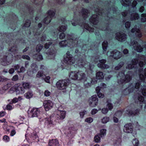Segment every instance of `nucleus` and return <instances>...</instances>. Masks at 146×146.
Here are the masks:
<instances>
[{"label": "nucleus", "mask_w": 146, "mask_h": 146, "mask_svg": "<svg viewBox=\"0 0 146 146\" xmlns=\"http://www.w3.org/2000/svg\"><path fill=\"white\" fill-rule=\"evenodd\" d=\"M80 57L79 56V58L78 59L75 60L74 58L72 56V55L70 53L69 51H67L66 53V55L64 58V62L66 64L70 65L73 64L76 61V64L80 67H84L85 68L88 69L90 68V63L87 62L86 63V61L82 57L84 58L85 56Z\"/></svg>", "instance_id": "f257e3e1"}, {"label": "nucleus", "mask_w": 146, "mask_h": 146, "mask_svg": "<svg viewBox=\"0 0 146 146\" xmlns=\"http://www.w3.org/2000/svg\"><path fill=\"white\" fill-rule=\"evenodd\" d=\"M143 84V82L140 83L138 82L134 84H131L123 91V94L126 95L133 92H136V94L133 97L134 99L135 96L137 95L139 93H142L143 96H146V87L144 86L143 88L142 87L140 88L141 86H142ZM143 86L144 85H143Z\"/></svg>", "instance_id": "f03ea898"}, {"label": "nucleus", "mask_w": 146, "mask_h": 146, "mask_svg": "<svg viewBox=\"0 0 146 146\" xmlns=\"http://www.w3.org/2000/svg\"><path fill=\"white\" fill-rule=\"evenodd\" d=\"M74 36L73 34L67 35L66 36L67 40H62L59 43L60 46L61 47H63L67 46L70 48L78 46V41L76 38L74 37Z\"/></svg>", "instance_id": "7ed1b4c3"}, {"label": "nucleus", "mask_w": 146, "mask_h": 146, "mask_svg": "<svg viewBox=\"0 0 146 146\" xmlns=\"http://www.w3.org/2000/svg\"><path fill=\"white\" fill-rule=\"evenodd\" d=\"M72 24L74 26H76L78 25L81 27H91L89 26L88 24H85L84 23L81 22L80 23H76V21L70 22L69 21L65 20L64 19V21H61L59 23H57L54 25L55 27H69L70 25Z\"/></svg>", "instance_id": "20e7f679"}, {"label": "nucleus", "mask_w": 146, "mask_h": 146, "mask_svg": "<svg viewBox=\"0 0 146 146\" xmlns=\"http://www.w3.org/2000/svg\"><path fill=\"white\" fill-rule=\"evenodd\" d=\"M130 72H128L125 75L124 72H120L117 76V82L119 84L127 83L132 79V76L130 75Z\"/></svg>", "instance_id": "39448f33"}, {"label": "nucleus", "mask_w": 146, "mask_h": 146, "mask_svg": "<svg viewBox=\"0 0 146 146\" xmlns=\"http://www.w3.org/2000/svg\"><path fill=\"white\" fill-rule=\"evenodd\" d=\"M117 8H115L114 6L112 7L111 8H110V10L109 9L107 11L106 13L104 12V10H103L102 11L99 8H97L95 10V12L99 15H101L103 17L105 18V19L107 20L110 18L109 16H110V14L108 13H115L117 10Z\"/></svg>", "instance_id": "423d86ee"}, {"label": "nucleus", "mask_w": 146, "mask_h": 146, "mask_svg": "<svg viewBox=\"0 0 146 146\" xmlns=\"http://www.w3.org/2000/svg\"><path fill=\"white\" fill-rule=\"evenodd\" d=\"M55 12V11L54 9L49 10L48 12V16L45 18L43 20V22L44 24L42 25V24L41 23H39L38 25V27H45V25H47L49 24L51 21L52 18L54 15Z\"/></svg>", "instance_id": "0eeeda50"}, {"label": "nucleus", "mask_w": 146, "mask_h": 146, "mask_svg": "<svg viewBox=\"0 0 146 146\" xmlns=\"http://www.w3.org/2000/svg\"><path fill=\"white\" fill-rule=\"evenodd\" d=\"M70 82L69 79L60 80L56 84V86L58 90H64L65 92L66 88L69 84Z\"/></svg>", "instance_id": "6e6552de"}, {"label": "nucleus", "mask_w": 146, "mask_h": 146, "mask_svg": "<svg viewBox=\"0 0 146 146\" xmlns=\"http://www.w3.org/2000/svg\"><path fill=\"white\" fill-rule=\"evenodd\" d=\"M139 76L140 79L142 80V81L139 82H143L144 84L142 85V86H141L140 88L142 87L144 88V85L146 87V68L143 71L142 69L140 68L139 70Z\"/></svg>", "instance_id": "1a4fd4ad"}, {"label": "nucleus", "mask_w": 146, "mask_h": 146, "mask_svg": "<svg viewBox=\"0 0 146 146\" xmlns=\"http://www.w3.org/2000/svg\"><path fill=\"white\" fill-rule=\"evenodd\" d=\"M141 94H142V93H139L137 95L135 96V103L139 104L141 107L142 106L143 104H145V108H146V102L145 104L144 98L141 95Z\"/></svg>", "instance_id": "9d476101"}, {"label": "nucleus", "mask_w": 146, "mask_h": 146, "mask_svg": "<svg viewBox=\"0 0 146 146\" xmlns=\"http://www.w3.org/2000/svg\"><path fill=\"white\" fill-rule=\"evenodd\" d=\"M13 58V56L10 54L7 56H4L2 59V64L6 66L11 64L12 62Z\"/></svg>", "instance_id": "9b49d317"}, {"label": "nucleus", "mask_w": 146, "mask_h": 146, "mask_svg": "<svg viewBox=\"0 0 146 146\" xmlns=\"http://www.w3.org/2000/svg\"><path fill=\"white\" fill-rule=\"evenodd\" d=\"M28 113L29 117H37L40 114V111L38 108H33L29 109L28 111Z\"/></svg>", "instance_id": "f8f14e48"}, {"label": "nucleus", "mask_w": 146, "mask_h": 146, "mask_svg": "<svg viewBox=\"0 0 146 146\" xmlns=\"http://www.w3.org/2000/svg\"><path fill=\"white\" fill-rule=\"evenodd\" d=\"M108 55L111 56L115 59H118L120 58L122 56L121 52L116 50H115L112 51L108 52Z\"/></svg>", "instance_id": "ddd939ff"}, {"label": "nucleus", "mask_w": 146, "mask_h": 146, "mask_svg": "<svg viewBox=\"0 0 146 146\" xmlns=\"http://www.w3.org/2000/svg\"><path fill=\"white\" fill-rule=\"evenodd\" d=\"M54 117L53 115L50 116L49 118L44 119L43 121L44 122V126L47 128H49L54 124V122L53 121Z\"/></svg>", "instance_id": "4468645a"}, {"label": "nucleus", "mask_w": 146, "mask_h": 146, "mask_svg": "<svg viewBox=\"0 0 146 146\" xmlns=\"http://www.w3.org/2000/svg\"><path fill=\"white\" fill-rule=\"evenodd\" d=\"M98 99L96 95L92 96L88 101L89 106L92 107L96 106L98 104Z\"/></svg>", "instance_id": "2eb2a0df"}, {"label": "nucleus", "mask_w": 146, "mask_h": 146, "mask_svg": "<svg viewBox=\"0 0 146 146\" xmlns=\"http://www.w3.org/2000/svg\"><path fill=\"white\" fill-rule=\"evenodd\" d=\"M127 35L123 32H120L116 34V39L121 42L125 41L127 39Z\"/></svg>", "instance_id": "dca6fc26"}, {"label": "nucleus", "mask_w": 146, "mask_h": 146, "mask_svg": "<svg viewBox=\"0 0 146 146\" xmlns=\"http://www.w3.org/2000/svg\"><path fill=\"white\" fill-rule=\"evenodd\" d=\"M130 45L133 46L134 49L139 52H141L143 48V47H141L140 44H139L137 41H135L131 42Z\"/></svg>", "instance_id": "f3484780"}, {"label": "nucleus", "mask_w": 146, "mask_h": 146, "mask_svg": "<svg viewBox=\"0 0 146 146\" xmlns=\"http://www.w3.org/2000/svg\"><path fill=\"white\" fill-rule=\"evenodd\" d=\"M43 106L46 111H48L52 108L53 106V102L50 100L44 101Z\"/></svg>", "instance_id": "a211bd4d"}, {"label": "nucleus", "mask_w": 146, "mask_h": 146, "mask_svg": "<svg viewBox=\"0 0 146 146\" xmlns=\"http://www.w3.org/2000/svg\"><path fill=\"white\" fill-rule=\"evenodd\" d=\"M66 112L64 111H58L57 112V113L55 116H53L54 117V119L55 118H57L58 120L63 119H64L65 117Z\"/></svg>", "instance_id": "6ab92c4d"}, {"label": "nucleus", "mask_w": 146, "mask_h": 146, "mask_svg": "<svg viewBox=\"0 0 146 146\" xmlns=\"http://www.w3.org/2000/svg\"><path fill=\"white\" fill-rule=\"evenodd\" d=\"M106 60L104 59H102L99 60V62L97 64V66L99 67L102 69H107L109 68V66L105 63Z\"/></svg>", "instance_id": "aec40b11"}, {"label": "nucleus", "mask_w": 146, "mask_h": 146, "mask_svg": "<svg viewBox=\"0 0 146 146\" xmlns=\"http://www.w3.org/2000/svg\"><path fill=\"white\" fill-rule=\"evenodd\" d=\"M138 62L137 59L135 58L132 60L131 63L128 64L126 67V68L130 69L133 68H136L138 66Z\"/></svg>", "instance_id": "412c9836"}, {"label": "nucleus", "mask_w": 146, "mask_h": 146, "mask_svg": "<svg viewBox=\"0 0 146 146\" xmlns=\"http://www.w3.org/2000/svg\"><path fill=\"white\" fill-rule=\"evenodd\" d=\"M133 127L131 123L126 124L124 126L123 131L125 132L131 133L133 132Z\"/></svg>", "instance_id": "4be33fe9"}, {"label": "nucleus", "mask_w": 146, "mask_h": 146, "mask_svg": "<svg viewBox=\"0 0 146 146\" xmlns=\"http://www.w3.org/2000/svg\"><path fill=\"white\" fill-rule=\"evenodd\" d=\"M77 80H81L84 83L87 80L85 74L82 71H78Z\"/></svg>", "instance_id": "5701e85b"}, {"label": "nucleus", "mask_w": 146, "mask_h": 146, "mask_svg": "<svg viewBox=\"0 0 146 146\" xmlns=\"http://www.w3.org/2000/svg\"><path fill=\"white\" fill-rule=\"evenodd\" d=\"M90 22L93 25H97L99 21V16L96 15H93L90 19Z\"/></svg>", "instance_id": "b1692460"}, {"label": "nucleus", "mask_w": 146, "mask_h": 146, "mask_svg": "<svg viewBox=\"0 0 146 146\" xmlns=\"http://www.w3.org/2000/svg\"><path fill=\"white\" fill-rule=\"evenodd\" d=\"M131 32L133 35L135 34V36L138 37H141L142 36V34L140 30L137 28H132Z\"/></svg>", "instance_id": "393cba45"}, {"label": "nucleus", "mask_w": 146, "mask_h": 146, "mask_svg": "<svg viewBox=\"0 0 146 146\" xmlns=\"http://www.w3.org/2000/svg\"><path fill=\"white\" fill-rule=\"evenodd\" d=\"M97 83V80L95 79H93L89 81L87 79L86 81H85L84 85L85 87L88 88L91 86L92 84H94Z\"/></svg>", "instance_id": "a878e982"}, {"label": "nucleus", "mask_w": 146, "mask_h": 146, "mask_svg": "<svg viewBox=\"0 0 146 146\" xmlns=\"http://www.w3.org/2000/svg\"><path fill=\"white\" fill-rule=\"evenodd\" d=\"M15 92L17 94H23L25 92V90L22 86L15 85Z\"/></svg>", "instance_id": "bb28decb"}, {"label": "nucleus", "mask_w": 146, "mask_h": 146, "mask_svg": "<svg viewBox=\"0 0 146 146\" xmlns=\"http://www.w3.org/2000/svg\"><path fill=\"white\" fill-rule=\"evenodd\" d=\"M125 113L126 114L128 115H137L139 114V110L138 109H137L135 110V112H133L132 110L128 109L126 110Z\"/></svg>", "instance_id": "cd10ccee"}, {"label": "nucleus", "mask_w": 146, "mask_h": 146, "mask_svg": "<svg viewBox=\"0 0 146 146\" xmlns=\"http://www.w3.org/2000/svg\"><path fill=\"white\" fill-rule=\"evenodd\" d=\"M56 52L52 49H50L47 52L48 57L50 59H53L54 58L56 54Z\"/></svg>", "instance_id": "c85d7f7f"}, {"label": "nucleus", "mask_w": 146, "mask_h": 146, "mask_svg": "<svg viewBox=\"0 0 146 146\" xmlns=\"http://www.w3.org/2000/svg\"><path fill=\"white\" fill-rule=\"evenodd\" d=\"M78 72L72 71L70 72L69 77L73 80H77Z\"/></svg>", "instance_id": "c756f323"}, {"label": "nucleus", "mask_w": 146, "mask_h": 146, "mask_svg": "<svg viewBox=\"0 0 146 146\" xmlns=\"http://www.w3.org/2000/svg\"><path fill=\"white\" fill-rule=\"evenodd\" d=\"M48 145L50 146H58L59 143L58 140L56 139H52L50 141Z\"/></svg>", "instance_id": "7c9ffc66"}, {"label": "nucleus", "mask_w": 146, "mask_h": 146, "mask_svg": "<svg viewBox=\"0 0 146 146\" xmlns=\"http://www.w3.org/2000/svg\"><path fill=\"white\" fill-rule=\"evenodd\" d=\"M88 10L82 8L81 14L82 15L84 19H85L88 17Z\"/></svg>", "instance_id": "2f4dec72"}, {"label": "nucleus", "mask_w": 146, "mask_h": 146, "mask_svg": "<svg viewBox=\"0 0 146 146\" xmlns=\"http://www.w3.org/2000/svg\"><path fill=\"white\" fill-rule=\"evenodd\" d=\"M139 58L141 60L139 62L138 65L140 67H142L143 66V65L145 64V62H143V61L145 60V56L143 55H141L140 56V57H139Z\"/></svg>", "instance_id": "473e14b6"}, {"label": "nucleus", "mask_w": 146, "mask_h": 146, "mask_svg": "<svg viewBox=\"0 0 146 146\" xmlns=\"http://www.w3.org/2000/svg\"><path fill=\"white\" fill-rule=\"evenodd\" d=\"M132 0H122L121 2L123 6L127 7L131 5V1Z\"/></svg>", "instance_id": "72a5a7b5"}, {"label": "nucleus", "mask_w": 146, "mask_h": 146, "mask_svg": "<svg viewBox=\"0 0 146 146\" xmlns=\"http://www.w3.org/2000/svg\"><path fill=\"white\" fill-rule=\"evenodd\" d=\"M33 95V92L31 91H29L25 93L24 96L27 99H29L32 97Z\"/></svg>", "instance_id": "f704fd0d"}, {"label": "nucleus", "mask_w": 146, "mask_h": 146, "mask_svg": "<svg viewBox=\"0 0 146 146\" xmlns=\"http://www.w3.org/2000/svg\"><path fill=\"white\" fill-rule=\"evenodd\" d=\"M29 139L31 140H34L35 139H36L37 140H38V136L37 135L35 132H33L31 134V135L30 136Z\"/></svg>", "instance_id": "c9c22d12"}, {"label": "nucleus", "mask_w": 146, "mask_h": 146, "mask_svg": "<svg viewBox=\"0 0 146 146\" xmlns=\"http://www.w3.org/2000/svg\"><path fill=\"white\" fill-rule=\"evenodd\" d=\"M139 17V15L135 12L133 13L131 15L130 19L132 20L137 19Z\"/></svg>", "instance_id": "e433bc0d"}, {"label": "nucleus", "mask_w": 146, "mask_h": 146, "mask_svg": "<svg viewBox=\"0 0 146 146\" xmlns=\"http://www.w3.org/2000/svg\"><path fill=\"white\" fill-rule=\"evenodd\" d=\"M31 71L33 73H36L38 70L37 65L35 63H33L31 65Z\"/></svg>", "instance_id": "4c0bfd02"}, {"label": "nucleus", "mask_w": 146, "mask_h": 146, "mask_svg": "<svg viewBox=\"0 0 146 146\" xmlns=\"http://www.w3.org/2000/svg\"><path fill=\"white\" fill-rule=\"evenodd\" d=\"M40 77H42L43 79H44V76L43 71L42 70L39 71L36 75V78H37Z\"/></svg>", "instance_id": "58836bf2"}, {"label": "nucleus", "mask_w": 146, "mask_h": 146, "mask_svg": "<svg viewBox=\"0 0 146 146\" xmlns=\"http://www.w3.org/2000/svg\"><path fill=\"white\" fill-rule=\"evenodd\" d=\"M33 57L34 58L36 59V60L38 61L41 60L43 59L42 55L40 54L39 53H38L34 55L33 56Z\"/></svg>", "instance_id": "ea45409f"}, {"label": "nucleus", "mask_w": 146, "mask_h": 146, "mask_svg": "<svg viewBox=\"0 0 146 146\" xmlns=\"http://www.w3.org/2000/svg\"><path fill=\"white\" fill-rule=\"evenodd\" d=\"M96 77L98 79H103L104 77L103 73L101 72H98L96 74Z\"/></svg>", "instance_id": "a19ab883"}, {"label": "nucleus", "mask_w": 146, "mask_h": 146, "mask_svg": "<svg viewBox=\"0 0 146 146\" xmlns=\"http://www.w3.org/2000/svg\"><path fill=\"white\" fill-rule=\"evenodd\" d=\"M44 0H31V1L33 3L38 4L39 7H40Z\"/></svg>", "instance_id": "79ce46f5"}, {"label": "nucleus", "mask_w": 146, "mask_h": 146, "mask_svg": "<svg viewBox=\"0 0 146 146\" xmlns=\"http://www.w3.org/2000/svg\"><path fill=\"white\" fill-rule=\"evenodd\" d=\"M106 85L105 84L102 83L100 84V86L96 87V91H98V90H100L101 89L105 88L106 87Z\"/></svg>", "instance_id": "37998d69"}, {"label": "nucleus", "mask_w": 146, "mask_h": 146, "mask_svg": "<svg viewBox=\"0 0 146 146\" xmlns=\"http://www.w3.org/2000/svg\"><path fill=\"white\" fill-rule=\"evenodd\" d=\"M31 24V21L29 20H27L24 22L23 27H29L30 26Z\"/></svg>", "instance_id": "c03bdc74"}, {"label": "nucleus", "mask_w": 146, "mask_h": 146, "mask_svg": "<svg viewBox=\"0 0 146 146\" xmlns=\"http://www.w3.org/2000/svg\"><path fill=\"white\" fill-rule=\"evenodd\" d=\"M124 64V63L123 62H120L115 67V69L116 70H119L122 67Z\"/></svg>", "instance_id": "a18cd8bd"}, {"label": "nucleus", "mask_w": 146, "mask_h": 146, "mask_svg": "<svg viewBox=\"0 0 146 146\" xmlns=\"http://www.w3.org/2000/svg\"><path fill=\"white\" fill-rule=\"evenodd\" d=\"M106 130L105 129H101L100 131V133L99 134L101 137H104L106 135Z\"/></svg>", "instance_id": "49530a36"}, {"label": "nucleus", "mask_w": 146, "mask_h": 146, "mask_svg": "<svg viewBox=\"0 0 146 146\" xmlns=\"http://www.w3.org/2000/svg\"><path fill=\"white\" fill-rule=\"evenodd\" d=\"M110 120V118L108 117H105L101 119V122L102 123L105 124L108 122Z\"/></svg>", "instance_id": "de8ad7c7"}, {"label": "nucleus", "mask_w": 146, "mask_h": 146, "mask_svg": "<svg viewBox=\"0 0 146 146\" xmlns=\"http://www.w3.org/2000/svg\"><path fill=\"white\" fill-rule=\"evenodd\" d=\"M108 45V42L106 41H104L102 44V47L103 50L106 51Z\"/></svg>", "instance_id": "09e8293b"}, {"label": "nucleus", "mask_w": 146, "mask_h": 146, "mask_svg": "<svg viewBox=\"0 0 146 146\" xmlns=\"http://www.w3.org/2000/svg\"><path fill=\"white\" fill-rule=\"evenodd\" d=\"M22 86L24 89H27L30 87V84L28 82H24L23 83Z\"/></svg>", "instance_id": "8fccbe9b"}, {"label": "nucleus", "mask_w": 146, "mask_h": 146, "mask_svg": "<svg viewBox=\"0 0 146 146\" xmlns=\"http://www.w3.org/2000/svg\"><path fill=\"white\" fill-rule=\"evenodd\" d=\"M99 134H98L94 137V141L96 143H98L100 142L101 138Z\"/></svg>", "instance_id": "3c124183"}, {"label": "nucleus", "mask_w": 146, "mask_h": 146, "mask_svg": "<svg viewBox=\"0 0 146 146\" xmlns=\"http://www.w3.org/2000/svg\"><path fill=\"white\" fill-rule=\"evenodd\" d=\"M20 66L19 64H14L12 66V67L14 70L17 71V72L18 71H19L18 70L19 69Z\"/></svg>", "instance_id": "603ef678"}, {"label": "nucleus", "mask_w": 146, "mask_h": 146, "mask_svg": "<svg viewBox=\"0 0 146 146\" xmlns=\"http://www.w3.org/2000/svg\"><path fill=\"white\" fill-rule=\"evenodd\" d=\"M17 46L16 44H14V46L9 49V51L15 53L16 50Z\"/></svg>", "instance_id": "864d4df0"}, {"label": "nucleus", "mask_w": 146, "mask_h": 146, "mask_svg": "<svg viewBox=\"0 0 146 146\" xmlns=\"http://www.w3.org/2000/svg\"><path fill=\"white\" fill-rule=\"evenodd\" d=\"M19 101V99L17 98H15L12 100L11 101L9 102V104H15L17 102Z\"/></svg>", "instance_id": "5fc2aeb1"}, {"label": "nucleus", "mask_w": 146, "mask_h": 146, "mask_svg": "<svg viewBox=\"0 0 146 146\" xmlns=\"http://www.w3.org/2000/svg\"><path fill=\"white\" fill-rule=\"evenodd\" d=\"M12 85L10 83H9L5 85L3 87V89L4 90H6L8 89Z\"/></svg>", "instance_id": "6e6d98bb"}, {"label": "nucleus", "mask_w": 146, "mask_h": 146, "mask_svg": "<svg viewBox=\"0 0 146 146\" xmlns=\"http://www.w3.org/2000/svg\"><path fill=\"white\" fill-rule=\"evenodd\" d=\"M132 143L134 146H138L139 144V142L136 139H133Z\"/></svg>", "instance_id": "4d7b16f0"}, {"label": "nucleus", "mask_w": 146, "mask_h": 146, "mask_svg": "<svg viewBox=\"0 0 146 146\" xmlns=\"http://www.w3.org/2000/svg\"><path fill=\"white\" fill-rule=\"evenodd\" d=\"M122 111H118L116 112L115 113L114 115L115 116L119 117H120L122 115Z\"/></svg>", "instance_id": "13d9d810"}, {"label": "nucleus", "mask_w": 146, "mask_h": 146, "mask_svg": "<svg viewBox=\"0 0 146 146\" xmlns=\"http://www.w3.org/2000/svg\"><path fill=\"white\" fill-rule=\"evenodd\" d=\"M87 113V111L85 110H84L80 113V117L81 118H83L84 115Z\"/></svg>", "instance_id": "bf43d9fd"}, {"label": "nucleus", "mask_w": 146, "mask_h": 146, "mask_svg": "<svg viewBox=\"0 0 146 146\" xmlns=\"http://www.w3.org/2000/svg\"><path fill=\"white\" fill-rule=\"evenodd\" d=\"M42 47L43 46L42 45H41L40 44L37 45L36 48V51L37 52H40V50L42 49Z\"/></svg>", "instance_id": "052dcab7"}, {"label": "nucleus", "mask_w": 146, "mask_h": 146, "mask_svg": "<svg viewBox=\"0 0 146 146\" xmlns=\"http://www.w3.org/2000/svg\"><path fill=\"white\" fill-rule=\"evenodd\" d=\"M142 18L141 21L143 22H145L146 21V13L142 14L141 15Z\"/></svg>", "instance_id": "680f3d73"}, {"label": "nucleus", "mask_w": 146, "mask_h": 146, "mask_svg": "<svg viewBox=\"0 0 146 146\" xmlns=\"http://www.w3.org/2000/svg\"><path fill=\"white\" fill-rule=\"evenodd\" d=\"M11 104H8L6 106V109L9 110H12L13 108V106H12L10 105Z\"/></svg>", "instance_id": "e2e57ef3"}, {"label": "nucleus", "mask_w": 146, "mask_h": 146, "mask_svg": "<svg viewBox=\"0 0 146 146\" xmlns=\"http://www.w3.org/2000/svg\"><path fill=\"white\" fill-rule=\"evenodd\" d=\"M100 90H98V91H96V93L99 98H102L104 97V95L103 94H102L100 92Z\"/></svg>", "instance_id": "0e129e2a"}, {"label": "nucleus", "mask_w": 146, "mask_h": 146, "mask_svg": "<svg viewBox=\"0 0 146 146\" xmlns=\"http://www.w3.org/2000/svg\"><path fill=\"white\" fill-rule=\"evenodd\" d=\"M15 91V85L11 88L9 91V92L11 94Z\"/></svg>", "instance_id": "69168bd1"}, {"label": "nucleus", "mask_w": 146, "mask_h": 146, "mask_svg": "<svg viewBox=\"0 0 146 146\" xmlns=\"http://www.w3.org/2000/svg\"><path fill=\"white\" fill-rule=\"evenodd\" d=\"M51 94V92L48 90H46L44 92V96L46 97H48Z\"/></svg>", "instance_id": "338daca9"}, {"label": "nucleus", "mask_w": 146, "mask_h": 146, "mask_svg": "<svg viewBox=\"0 0 146 146\" xmlns=\"http://www.w3.org/2000/svg\"><path fill=\"white\" fill-rule=\"evenodd\" d=\"M93 121V119L91 117L87 118L85 120V121L88 123H91Z\"/></svg>", "instance_id": "774afa93"}]
</instances>
